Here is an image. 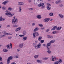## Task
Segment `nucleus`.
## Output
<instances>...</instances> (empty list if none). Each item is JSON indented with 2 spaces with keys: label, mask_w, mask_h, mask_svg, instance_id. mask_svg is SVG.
<instances>
[{
  "label": "nucleus",
  "mask_w": 64,
  "mask_h": 64,
  "mask_svg": "<svg viewBox=\"0 0 64 64\" xmlns=\"http://www.w3.org/2000/svg\"><path fill=\"white\" fill-rule=\"evenodd\" d=\"M55 40H52L50 41V42L47 43L46 44V48L48 50H50V48L52 47V46H50L52 43H53L55 42Z\"/></svg>",
  "instance_id": "nucleus-1"
},
{
  "label": "nucleus",
  "mask_w": 64,
  "mask_h": 64,
  "mask_svg": "<svg viewBox=\"0 0 64 64\" xmlns=\"http://www.w3.org/2000/svg\"><path fill=\"white\" fill-rule=\"evenodd\" d=\"M15 16H14V19H13L12 20V23H14V24H17L18 22V19L16 18L15 19Z\"/></svg>",
  "instance_id": "nucleus-2"
},
{
  "label": "nucleus",
  "mask_w": 64,
  "mask_h": 64,
  "mask_svg": "<svg viewBox=\"0 0 64 64\" xmlns=\"http://www.w3.org/2000/svg\"><path fill=\"white\" fill-rule=\"evenodd\" d=\"M36 44L34 43L33 44V46L34 47H35L36 49H38V48H40V47H41V44L40 43L39 44L36 46Z\"/></svg>",
  "instance_id": "nucleus-3"
},
{
  "label": "nucleus",
  "mask_w": 64,
  "mask_h": 64,
  "mask_svg": "<svg viewBox=\"0 0 64 64\" xmlns=\"http://www.w3.org/2000/svg\"><path fill=\"white\" fill-rule=\"evenodd\" d=\"M12 59L13 57L12 56H10L8 57L7 60V64H9L10 63V60H12Z\"/></svg>",
  "instance_id": "nucleus-4"
},
{
  "label": "nucleus",
  "mask_w": 64,
  "mask_h": 64,
  "mask_svg": "<svg viewBox=\"0 0 64 64\" xmlns=\"http://www.w3.org/2000/svg\"><path fill=\"white\" fill-rule=\"evenodd\" d=\"M5 12L6 13L5 14L6 15H7V16H9L10 15L11 17H12L13 16L11 14V13L8 12V10L6 11Z\"/></svg>",
  "instance_id": "nucleus-5"
},
{
  "label": "nucleus",
  "mask_w": 64,
  "mask_h": 64,
  "mask_svg": "<svg viewBox=\"0 0 64 64\" xmlns=\"http://www.w3.org/2000/svg\"><path fill=\"white\" fill-rule=\"evenodd\" d=\"M62 62V60L60 59L59 60V61H57L56 62H55L54 63V64H60V62L61 63Z\"/></svg>",
  "instance_id": "nucleus-6"
},
{
  "label": "nucleus",
  "mask_w": 64,
  "mask_h": 64,
  "mask_svg": "<svg viewBox=\"0 0 64 64\" xmlns=\"http://www.w3.org/2000/svg\"><path fill=\"white\" fill-rule=\"evenodd\" d=\"M50 19H51L50 18H45L44 19V22H48Z\"/></svg>",
  "instance_id": "nucleus-7"
},
{
  "label": "nucleus",
  "mask_w": 64,
  "mask_h": 64,
  "mask_svg": "<svg viewBox=\"0 0 64 64\" xmlns=\"http://www.w3.org/2000/svg\"><path fill=\"white\" fill-rule=\"evenodd\" d=\"M9 2V1L8 0H6L5 1H4V2H2V4H4V5H6V3H8Z\"/></svg>",
  "instance_id": "nucleus-8"
},
{
  "label": "nucleus",
  "mask_w": 64,
  "mask_h": 64,
  "mask_svg": "<svg viewBox=\"0 0 64 64\" xmlns=\"http://www.w3.org/2000/svg\"><path fill=\"white\" fill-rule=\"evenodd\" d=\"M18 5H23L24 3L22 2H18Z\"/></svg>",
  "instance_id": "nucleus-9"
},
{
  "label": "nucleus",
  "mask_w": 64,
  "mask_h": 64,
  "mask_svg": "<svg viewBox=\"0 0 64 64\" xmlns=\"http://www.w3.org/2000/svg\"><path fill=\"white\" fill-rule=\"evenodd\" d=\"M23 45H24V44L22 43L20 44L19 46V47L20 48H22V47H23Z\"/></svg>",
  "instance_id": "nucleus-10"
},
{
  "label": "nucleus",
  "mask_w": 64,
  "mask_h": 64,
  "mask_svg": "<svg viewBox=\"0 0 64 64\" xmlns=\"http://www.w3.org/2000/svg\"><path fill=\"white\" fill-rule=\"evenodd\" d=\"M58 16L61 18H64V16L62 14H59Z\"/></svg>",
  "instance_id": "nucleus-11"
},
{
  "label": "nucleus",
  "mask_w": 64,
  "mask_h": 64,
  "mask_svg": "<svg viewBox=\"0 0 64 64\" xmlns=\"http://www.w3.org/2000/svg\"><path fill=\"white\" fill-rule=\"evenodd\" d=\"M57 26H53L52 28V30H55L56 29H57Z\"/></svg>",
  "instance_id": "nucleus-12"
},
{
  "label": "nucleus",
  "mask_w": 64,
  "mask_h": 64,
  "mask_svg": "<svg viewBox=\"0 0 64 64\" xmlns=\"http://www.w3.org/2000/svg\"><path fill=\"white\" fill-rule=\"evenodd\" d=\"M39 29V28H36L34 30V32H35L36 31H37Z\"/></svg>",
  "instance_id": "nucleus-13"
},
{
  "label": "nucleus",
  "mask_w": 64,
  "mask_h": 64,
  "mask_svg": "<svg viewBox=\"0 0 64 64\" xmlns=\"http://www.w3.org/2000/svg\"><path fill=\"white\" fill-rule=\"evenodd\" d=\"M13 27H14V28H16V27H17L18 26V25L17 24H13Z\"/></svg>",
  "instance_id": "nucleus-14"
},
{
  "label": "nucleus",
  "mask_w": 64,
  "mask_h": 64,
  "mask_svg": "<svg viewBox=\"0 0 64 64\" xmlns=\"http://www.w3.org/2000/svg\"><path fill=\"white\" fill-rule=\"evenodd\" d=\"M21 10H22L21 7V6H20L19 8L18 12H21Z\"/></svg>",
  "instance_id": "nucleus-15"
},
{
  "label": "nucleus",
  "mask_w": 64,
  "mask_h": 64,
  "mask_svg": "<svg viewBox=\"0 0 64 64\" xmlns=\"http://www.w3.org/2000/svg\"><path fill=\"white\" fill-rule=\"evenodd\" d=\"M34 32L36 36H38L39 35V33L38 32Z\"/></svg>",
  "instance_id": "nucleus-16"
},
{
  "label": "nucleus",
  "mask_w": 64,
  "mask_h": 64,
  "mask_svg": "<svg viewBox=\"0 0 64 64\" xmlns=\"http://www.w3.org/2000/svg\"><path fill=\"white\" fill-rule=\"evenodd\" d=\"M47 38H52L53 37V36H50L49 35H47Z\"/></svg>",
  "instance_id": "nucleus-17"
},
{
  "label": "nucleus",
  "mask_w": 64,
  "mask_h": 64,
  "mask_svg": "<svg viewBox=\"0 0 64 64\" xmlns=\"http://www.w3.org/2000/svg\"><path fill=\"white\" fill-rule=\"evenodd\" d=\"M23 34L24 35H26V34H27V32L25 30H24L23 31Z\"/></svg>",
  "instance_id": "nucleus-18"
},
{
  "label": "nucleus",
  "mask_w": 64,
  "mask_h": 64,
  "mask_svg": "<svg viewBox=\"0 0 64 64\" xmlns=\"http://www.w3.org/2000/svg\"><path fill=\"white\" fill-rule=\"evenodd\" d=\"M38 56H39V55H35L34 57V58L35 59H37L38 57Z\"/></svg>",
  "instance_id": "nucleus-19"
},
{
  "label": "nucleus",
  "mask_w": 64,
  "mask_h": 64,
  "mask_svg": "<svg viewBox=\"0 0 64 64\" xmlns=\"http://www.w3.org/2000/svg\"><path fill=\"white\" fill-rule=\"evenodd\" d=\"M38 1V0H34V2L35 4H37Z\"/></svg>",
  "instance_id": "nucleus-20"
},
{
  "label": "nucleus",
  "mask_w": 64,
  "mask_h": 64,
  "mask_svg": "<svg viewBox=\"0 0 64 64\" xmlns=\"http://www.w3.org/2000/svg\"><path fill=\"white\" fill-rule=\"evenodd\" d=\"M32 35H33V37L34 38H36V34L35 33H33L32 34Z\"/></svg>",
  "instance_id": "nucleus-21"
},
{
  "label": "nucleus",
  "mask_w": 64,
  "mask_h": 64,
  "mask_svg": "<svg viewBox=\"0 0 64 64\" xmlns=\"http://www.w3.org/2000/svg\"><path fill=\"white\" fill-rule=\"evenodd\" d=\"M10 45L9 44H8L6 46V47L7 48V49H10Z\"/></svg>",
  "instance_id": "nucleus-22"
},
{
  "label": "nucleus",
  "mask_w": 64,
  "mask_h": 64,
  "mask_svg": "<svg viewBox=\"0 0 64 64\" xmlns=\"http://www.w3.org/2000/svg\"><path fill=\"white\" fill-rule=\"evenodd\" d=\"M27 38L26 36L24 37L23 38V39H24V41H26V40Z\"/></svg>",
  "instance_id": "nucleus-23"
},
{
  "label": "nucleus",
  "mask_w": 64,
  "mask_h": 64,
  "mask_svg": "<svg viewBox=\"0 0 64 64\" xmlns=\"http://www.w3.org/2000/svg\"><path fill=\"white\" fill-rule=\"evenodd\" d=\"M48 58H42V59L43 60H47L48 59Z\"/></svg>",
  "instance_id": "nucleus-24"
},
{
  "label": "nucleus",
  "mask_w": 64,
  "mask_h": 64,
  "mask_svg": "<svg viewBox=\"0 0 64 64\" xmlns=\"http://www.w3.org/2000/svg\"><path fill=\"white\" fill-rule=\"evenodd\" d=\"M37 18L38 19H41V16L40 15H38Z\"/></svg>",
  "instance_id": "nucleus-25"
},
{
  "label": "nucleus",
  "mask_w": 64,
  "mask_h": 64,
  "mask_svg": "<svg viewBox=\"0 0 64 64\" xmlns=\"http://www.w3.org/2000/svg\"><path fill=\"white\" fill-rule=\"evenodd\" d=\"M42 38V37H41V36H40L39 37L38 40H39V41H41V39Z\"/></svg>",
  "instance_id": "nucleus-26"
},
{
  "label": "nucleus",
  "mask_w": 64,
  "mask_h": 64,
  "mask_svg": "<svg viewBox=\"0 0 64 64\" xmlns=\"http://www.w3.org/2000/svg\"><path fill=\"white\" fill-rule=\"evenodd\" d=\"M8 9L9 11H11V10H12L13 8H11L9 7L8 8Z\"/></svg>",
  "instance_id": "nucleus-27"
},
{
  "label": "nucleus",
  "mask_w": 64,
  "mask_h": 64,
  "mask_svg": "<svg viewBox=\"0 0 64 64\" xmlns=\"http://www.w3.org/2000/svg\"><path fill=\"white\" fill-rule=\"evenodd\" d=\"M46 8L48 10H50L51 9V8L50 6H47L46 7Z\"/></svg>",
  "instance_id": "nucleus-28"
},
{
  "label": "nucleus",
  "mask_w": 64,
  "mask_h": 64,
  "mask_svg": "<svg viewBox=\"0 0 64 64\" xmlns=\"http://www.w3.org/2000/svg\"><path fill=\"white\" fill-rule=\"evenodd\" d=\"M61 28H61V27H59L58 28H57L56 29V30H60Z\"/></svg>",
  "instance_id": "nucleus-29"
},
{
  "label": "nucleus",
  "mask_w": 64,
  "mask_h": 64,
  "mask_svg": "<svg viewBox=\"0 0 64 64\" xmlns=\"http://www.w3.org/2000/svg\"><path fill=\"white\" fill-rule=\"evenodd\" d=\"M3 51H4V52H7L8 51V50L6 49L5 50L4 49H3Z\"/></svg>",
  "instance_id": "nucleus-30"
},
{
  "label": "nucleus",
  "mask_w": 64,
  "mask_h": 64,
  "mask_svg": "<svg viewBox=\"0 0 64 64\" xmlns=\"http://www.w3.org/2000/svg\"><path fill=\"white\" fill-rule=\"evenodd\" d=\"M14 57H16V58H18V57H19V55L18 54H17L16 56H14Z\"/></svg>",
  "instance_id": "nucleus-31"
},
{
  "label": "nucleus",
  "mask_w": 64,
  "mask_h": 64,
  "mask_svg": "<svg viewBox=\"0 0 64 64\" xmlns=\"http://www.w3.org/2000/svg\"><path fill=\"white\" fill-rule=\"evenodd\" d=\"M2 9L3 10H6V8L5 6H3L2 8Z\"/></svg>",
  "instance_id": "nucleus-32"
},
{
  "label": "nucleus",
  "mask_w": 64,
  "mask_h": 64,
  "mask_svg": "<svg viewBox=\"0 0 64 64\" xmlns=\"http://www.w3.org/2000/svg\"><path fill=\"white\" fill-rule=\"evenodd\" d=\"M5 20V18H2V19H0V21H4V20Z\"/></svg>",
  "instance_id": "nucleus-33"
},
{
  "label": "nucleus",
  "mask_w": 64,
  "mask_h": 64,
  "mask_svg": "<svg viewBox=\"0 0 64 64\" xmlns=\"http://www.w3.org/2000/svg\"><path fill=\"white\" fill-rule=\"evenodd\" d=\"M47 52L48 54H51V52L50 50H48Z\"/></svg>",
  "instance_id": "nucleus-34"
},
{
  "label": "nucleus",
  "mask_w": 64,
  "mask_h": 64,
  "mask_svg": "<svg viewBox=\"0 0 64 64\" xmlns=\"http://www.w3.org/2000/svg\"><path fill=\"white\" fill-rule=\"evenodd\" d=\"M49 15L50 16H53V13L52 12L50 13L49 14Z\"/></svg>",
  "instance_id": "nucleus-35"
},
{
  "label": "nucleus",
  "mask_w": 64,
  "mask_h": 64,
  "mask_svg": "<svg viewBox=\"0 0 64 64\" xmlns=\"http://www.w3.org/2000/svg\"><path fill=\"white\" fill-rule=\"evenodd\" d=\"M44 42V40H42L40 41L41 43H43Z\"/></svg>",
  "instance_id": "nucleus-36"
},
{
  "label": "nucleus",
  "mask_w": 64,
  "mask_h": 64,
  "mask_svg": "<svg viewBox=\"0 0 64 64\" xmlns=\"http://www.w3.org/2000/svg\"><path fill=\"white\" fill-rule=\"evenodd\" d=\"M47 5H48L47 7H50L51 6V4H48Z\"/></svg>",
  "instance_id": "nucleus-37"
},
{
  "label": "nucleus",
  "mask_w": 64,
  "mask_h": 64,
  "mask_svg": "<svg viewBox=\"0 0 64 64\" xmlns=\"http://www.w3.org/2000/svg\"><path fill=\"white\" fill-rule=\"evenodd\" d=\"M39 26H40V27H43V25L40 24H38Z\"/></svg>",
  "instance_id": "nucleus-38"
},
{
  "label": "nucleus",
  "mask_w": 64,
  "mask_h": 64,
  "mask_svg": "<svg viewBox=\"0 0 64 64\" xmlns=\"http://www.w3.org/2000/svg\"><path fill=\"white\" fill-rule=\"evenodd\" d=\"M40 4H41V6H43L44 5V3H40Z\"/></svg>",
  "instance_id": "nucleus-39"
},
{
  "label": "nucleus",
  "mask_w": 64,
  "mask_h": 64,
  "mask_svg": "<svg viewBox=\"0 0 64 64\" xmlns=\"http://www.w3.org/2000/svg\"><path fill=\"white\" fill-rule=\"evenodd\" d=\"M38 7H41V3H40V4H38Z\"/></svg>",
  "instance_id": "nucleus-40"
},
{
  "label": "nucleus",
  "mask_w": 64,
  "mask_h": 64,
  "mask_svg": "<svg viewBox=\"0 0 64 64\" xmlns=\"http://www.w3.org/2000/svg\"><path fill=\"white\" fill-rule=\"evenodd\" d=\"M56 31H54L52 32V33L53 34H55V33H56Z\"/></svg>",
  "instance_id": "nucleus-41"
},
{
  "label": "nucleus",
  "mask_w": 64,
  "mask_h": 64,
  "mask_svg": "<svg viewBox=\"0 0 64 64\" xmlns=\"http://www.w3.org/2000/svg\"><path fill=\"white\" fill-rule=\"evenodd\" d=\"M28 3H30V2H31L32 1V0H28Z\"/></svg>",
  "instance_id": "nucleus-42"
},
{
  "label": "nucleus",
  "mask_w": 64,
  "mask_h": 64,
  "mask_svg": "<svg viewBox=\"0 0 64 64\" xmlns=\"http://www.w3.org/2000/svg\"><path fill=\"white\" fill-rule=\"evenodd\" d=\"M59 6L60 7H62L63 6V4H60L59 5Z\"/></svg>",
  "instance_id": "nucleus-43"
},
{
  "label": "nucleus",
  "mask_w": 64,
  "mask_h": 64,
  "mask_svg": "<svg viewBox=\"0 0 64 64\" xmlns=\"http://www.w3.org/2000/svg\"><path fill=\"white\" fill-rule=\"evenodd\" d=\"M2 61V57L1 56H0V61Z\"/></svg>",
  "instance_id": "nucleus-44"
},
{
  "label": "nucleus",
  "mask_w": 64,
  "mask_h": 64,
  "mask_svg": "<svg viewBox=\"0 0 64 64\" xmlns=\"http://www.w3.org/2000/svg\"><path fill=\"white\" fill-rule=\"evenodd\" d=\"M44 8H45V6H42L41 7V8H42V9H44Z\"/></svg>",
  "instance_id": "nucleus-45"
},
{
  "label": "nucleus",
  "mask_w": 64,
  "mask_h": 64,
  "mask_svg": "<svg viewBox=\"0 0 64 64\" xmlns=\"http://www.w3.org/2000/svg\"><path fill=\"white\" fill-rule=\"evenodd\" d=\"M54 57V59L55 60H58V58H57L55 57Z\"/></svg>",
  "instance_id": "nucleus-46"
},
{
  "label": "nucleus",
  "mask_w": 64,
  "mask_h": 64,
  "mask_svg": "<svg viewBox=\"0 0 64 64\" xmlns=\"http://www.w3.org/2000/svg\"><path fill=\"white\" fill-rule=\"evenodd\" d=\"M17 29L18 30H20V29H21V28L20 27H19L18 28H17Z\"/></svg>",
  "instance_id": "nucleus-47"
},
{
  "label": "nucleus",
  "mask_w": 64,
  "mask_h": 64,
  "mask_svg": "<svg viewBox=\"0 0 64 64\" xmlns=\"http://www.w3.org/2000/svg\"><path fill=\"white\" fill-rule=\"evenodd\" d=\"M29 10H33V8H28Z\"/></svg>",
  "instance_id": "nucleus-48"
},
{
  "label": "nucleus",
  "mask_w": 64,
  "mask_h": 64,
  "mask_svg": "<svg viewBox=\"0 0 64 64\" xmlns=\"http://www.w3.org/2000/svg\"><path fill=\"white\" fill-rule=\"evenodd\" d=\"M56 4H58L59 3V2L58 1L56 2Z\"/></svg>",
  "instance_id": "nucleus-49"
},
{
  "label": "nucleus",
  "mask_w": 64,
  "mask_h": 64,
  "mask_svg": "<svg viewBox=\"0 0 64 64\" xmlns=\"http://www.w3.org/2000/svg\"><path fill=\"white\" fill-rule=\"evenodd\" d=\"M40 3V1H39L38 0V1L37 2V4H39Z\"/></svg>",
  "instance_id": "nucleus-50"
},
{
  "label": "nucleus",
  "mask_w": 64,
  "mask_h": 64,
  "mask_svg": "<svg viewBox=\"0 0 64 64\" xmlns=\"http://www.w3.org/2000/svg\"><path fill=\"white\" fill-rule=\"evenodd\" d=\"M37 62H38V63H40V60H37Z\"/></svg>",
  "instance_id": "nucleus-51"
},
{
  "label": "nucleus",
  "mask_w": 64,
  "mask_h": 64,
  "mask_svg": "<svg viewBox=\"0 0 64 64\" xmlns=\"http://www.w3.org/2000/svg\"><path fill=\"white\" fill-rule=\"evenodd\" d=\"M59 3H61V2H62V1L61 0H59L58 1Z\"/></svg>",
  "instance_id": "nucleus-52"
},
{
  "label": "nucleus",
  "mask_w": 64,
  "mask_h": 64,
  "mask_svg": "<svg viewBox=\"0 0 64 64\" xmlns=\"http://www.w3.org/2000/svg\"><path fill=\"white\" fill-rule=\"evenodd\" d=\"M50 30L49 29H48V30H46V32H48V31H49Z\"/></svg>",
  "instance_id": "nucleus-53"
},
{
  "label": "nucleus",
  "mask_w": 64,
  "mask_h": 64,
  "mask_svg": "<svg viewBox=\"0 0 64 64\" xmlns=\"http://www.w3.org/2000/svg\"><path fill=\"white\" fill-rule=\"evenodd\" d=\"M11 38H12V37H8V39H10Z\"/></svg>",
  "instance_id": "nucleus-54"
},
{
  "label": "nucleus",
  "mask_w": 64,
  "mask_h": 64,
  "mask_svg": "<svg viewBox=\"0 0 64 64\" xmlns=\"http://www.w3.org/2000/svg\"><path fill=\"white\" fill-rule=\"evenodd\" d=\"M54 58H52V61H54Z\"/></svg>",
  "instance_id": "nucleus-55"
},
{
  "label": "nucleus",
  "mask_w": 64,
  "mask_h": 64,
  "mask_svg": "<svg viewBox=\"0 0 64 64\" xmlns=\"http://www.w3.org/2000/svg\"><path fill=\"white\" fill-rule=\"evenodd\" d=\"M32 26H34V25H35V24L34 23H33L32 24Z\"/></svg>",
  "instance_id": "nucleus-56"
},
{
  "label": "nucleus",
  "mask_w": 64,
  "mask_h": 64,
  "mask_svg": "<svg viewBox=\"0 0 64 64\" xmlns=\"http://www.w3.org/2000/svg\"><path fill=\"white\" fill-rule=\"evenodd\" d=\"M15 31H16V32H17L19 30H18L17 29V28H16V30H15Z\"/></svg>",
  "instance_id": "nucleus-57"
},
{
  "label": "nucleus",
  "mask_w": 64,
  "mask_h": 64,
  "mask_svg": "<svg viewBox=\"0 0 64 64\" xmlns=\"http://www.w3.org/2000/svg\"><path fill=\"white\" fill-rule=\"evenodd\" d=\"M6 27H8V28H9L10 27V25H8Z\"/></svg>",
  "instance_id": "nucleus-58"
},
{
  "label": "nucleus",
  "mask_w": 64,
  "mask_h": 64,
  "mask_svg": "<svg viewBox=\"0 0 64 64\" xmlns=\"http://www.w3.org/2000/svg\"><path fill=\"white\" fill-rule=\"evenodd\" d=\"M41 29L42 30H43L44 29V28H41Z\"/></svg>",
  "instance_id": "nucleus-59"
},
{
  "label": "nucleus",
  "mask_w": 64,
  "mask_h": 64,
  "mask_svg": "<svg viewBox=\"0 0 64 64\" xmlns=\"http://www.w3.org/2000/svg\"><path fill=\"white\" fill-rule=\"evenodd\" d=\"M2 37L3 36L2 35L0 36V38H2Z\"/></svg>",
  "instance_id": "nucleus-60"
},
{
  "label": "nucleus",
  "mask_w": 64,
  "mask_h": 64,
  "mask_svg": "<svg viewBox=\"0 0 64 64\" xmlns=\"http://www.w3.org/2000/svg\"><path fill=\"white\" fill-rule=\"evenodd\" d=\"M6 32H4V34L5 35H6Z\"/></svg>",
  "instance_id": "nucleus-61"
},
{
  "label": "nucleus",
  "mask_w": 64,
  "mask_h": 64,
  "mask_svg": "<svg viewBox=\"0 0 64 64\" xmlns=\"http://www.w3.org/2000/svg\"><path fill=\"white\" fill-rule=\"evenodd\" d=\"M11 64H16L15 63V62H13Z\"/></svg>",
  "instance_id": "nucleus-62"
},
{
  "label": "nucleus",
  "mask_w": 64,
  "mask_h": 64,
  "mask_svg": "<svg viewBox=\"0 0 64 64\" xmlns=\"http://www.w3.org/2000/svg\"><path fill=\"white\" fill-rule=\"evenodd\" d=\"M43 46H44V47H45V46H46V44H43Z\"/></svg>",
  "instance_id": "nucleus-63"
},
{
  "label": "nucleus",
  "mask_w": 64,
  "mask_h": 64,
  "mask_svg": "<svg viewBox=\"0 0 64 64\" xmlns=\"http://www.w3.org/2000/svg\"><path fill=\"white\" fill-rule=\"evenodd\" d=\"M6 35H9V34L8 33L6 32Z\"/></svg>",
  "instance_id": "nucleus-64"
}]
</instances>
